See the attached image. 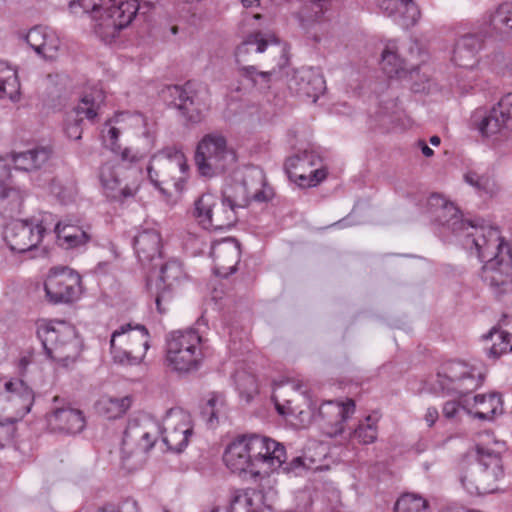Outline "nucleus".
Masks as SVG:
<instances>
[{
	"label": "nucleus",
	"instance_id": "20",
	"mask_svg": "<svg viewBox=\"0 0 512 512\" xmlns=\"http://www.w3.org/2000/svg\"><path fill=\"white\" fill-rule=\"evenodd\" d=\"M35 401L33 389L21 378L5 379V389L0 398V410L23 419Z\"/></svg>",
	"mask_w": 512,
	"mask_h": 512
},
{
	"label": "nucleus",
	"instance_id": "15",
	"mask_svg": "<svg viewBox=\"0 0 512 512\" xmlns=\"http://www.w3.org/2000/svg\"><path fill=\"white\" fill-rule=\"evenodd\" d=\"M320 163L318 154L304 150L287 158L284 168L289 179L298 186L315 187L327 177L326 169L318 167Z\"/></svg>",
	"mask_w": 512,
	"mask_h": 512
},
{
	"label": "nucleus",
	"instance_id": "51",
	"mask_svg": "<svg viewBox=\"0 0 512 512\" xmlns=\"http://www.w3.org/2000/svg\"><path fill=\"white\" fill-rule=\"evenodd\" d=\"M102 4L103 0H70L68 9L75 16L91 13L95 24H97V17L102 14Z\"/></svg>",
	"mask_w": 512,
	"mask_h": 512
},
{
	"label": "nucleus",
	"instance_id": "37",
	"mask_svg": "<svg viewBox=\"0 0 512 512\" xmlns=\"http://www.w3.org/2000/svg\"><path fill=\"white\" fill-rule=\"evenodd\" d=\"M302 387L303 384L296 381L287 382L275 387L272 400L279 414L293 415L302 412L298 406L294 405L295 398L289 397L290 393H293L295 397L300 398L301 394H299L298 391H300Z\"/></svg>",
	"mask_w": 512,
	"mask_h": 512
},
{
	"label": "nucleus",
	"instance_id": "3",
	"mask_svg": "<svg viewBox=\"0 0 512 512\" xmlns=\"http://www.w3.org/2000/svg\"><path fill=\"white\" fill-rule=\"evenodd\" d=\"M194 161L201 176L212 178L232 168L237 156L225 135L214 131L205 134L198 142Z\"/></svg>",
	"mask_w": 512,
	"mask_h": 512
},
{
	"label": "nucleus",
	"instance_id": "55",
	"mask_svg": "<svg viewBox=\"0 0 512 512\" xmlns=\"http://www.w3.org/2000/svg\"><path fill=\"white\" fill-rule=\"evenodd\" d=\"M239 65H240V68H239L240 74L243 77H246V78L250 79L251 81H253L254 84H256L258 82L257 78H260L261 81L264 83H268L270 81L271 76L276 73L275 68H273L269 71H259L256 68V66H254V65H248L247 63L239 64Z\"/></svg>",
	"mask_w": 512,
	"mask_h": 512
},
{
	"label": "nucleus",
	"instance_id": "30",
	"mask_svg": "<svg viewBox=\"0 0 512 512\" xmlns=\"http://www.w3.org/2000/svg\"><path fill=\"white\" fill-rule=\"evenodd\" d=\"M427 205L436 214L437 221L458 236L470 223V220L462 219L458 208L453 203L445 200L439 194H432L427 200Z\"/></svg>",
	"mask_w": 512,
	"mask_h": 512
},
{
	"label": "nucleus",
	"instance_id": "24",
	"mask_svg": "<svg viewBox=\"0 0 512 512\" xmlns=\"http://www.w3.org/2000/svg\"><path fill=\"white\" fill-rule=\"evenodd\" d=\"M224 197L238 212V209L246 208L252 200L256 202L269 200L271 194L265 189L264 175L257 171L236 184L233 193L224 194Z\"/></svg>",
	"mask_w": 512,
	"mask_h": 512
},
{
	"label": "nucleus",
	"instance_id": "19",
	"mask_svg": "<svg viewBox=\"0 0 512 512\" xmlns=\"http://www.w3.org/2000/svg\"><path fill=\"white\" fill-rule=\"evenodd\" d=\"M473 121L486 136L512 131V93L505 94L488 112L476 111Z\"/></svg>",
	"mask_w": 512,
	"mask_h": 512
},
{
	"label": "nucleus",
	"instance_id": "60",
	"mask_svg": "<svg viewBox=\"0 0 512 512\" xmlns=\"http://www.w3.org/2000/svg\"><path fill=\"white\" fill-rule=\"evenodd\" d=\"M306 469L304 460L302 457H294L291 461L287 462L286 460L282 462L281 467H279L278 471H282L286 474H295L299 475L302 471Z\"/></svg>",
	"mask_w": 512,
	"mask_h": 512
},
{
	"label": "nucleus",
	"instance_id": "26",
	"mask_svg": "<svg viewBox=\"0 0 512 512\" xmlns=\"http://www.w3.org/2000/svg\"><path fill=\"white\" fill-rule=\"evenodd\" d=\"M290 91L313 103L325 90V80L314 68L302 67L294 71L288 81Z\"/></svg>",
	"mask_w": 512,
	"mask_h": 512
},
{
	"label": "nucleus",
	"instance_id": "63",
	"mask_svg": "<svg viewBox=\"0 0 512 512\" xmlns=\"http://www.w3.org/2000/svg\"><path fill=\"white\" fill-rule=\"evenodd\" d=\"M138 6V15L145 16L154 9L155 3L151 0H138Z\"/></svg>",
	"mask_w": 512,
	"mask_h": 512
},
{
	"label": "nucleus",
	"instance_id": "47",
	"mask_svg": "<svg viewBox=\"0 0 512 512\" xmlns=\"http://www.w3.org/2000/svg\"><path fill=\"white\" fill-rule=\"evenodd\" d=\"M226 413V400L223 394L213 393L203 406L201 414L207 423L214 425L218 423L221 416Z\"/></svg>",
	"mask_w": 512,
	"mask_h": 512
},
{
	"label": "nucleus",
	"instance_id": "32",
	"mask_svg": "<svg viewBox=\"0 0 512 512\" xmlns=\"http://www.w3.org/2000/svg\"><path fill=\"white\" fill-rule=\"evenodd\" d=\"M484 46L480 34H465L461 36L454 47L452 60L463 68H473L478 62V53Z\"/></svg>",
	"mask_w": 512,
	"mask_h": 512
},
{
	"label": "nucleus",
	"instance_id": "54",
	"mask_svg": "<svg viewBox=\"0 0 512 512\" xmlns=\"http://www.w3.org/2000/svg\"><path fill=\"white\" fill-rule=\"evenodd\" d=\"M22 419L10 413L0 410V437L11 440L15 436L17 423Z\"/></svg>",
	"mask_w": 512,
	"mask_h": 512
},
{
	"label": "nucleus",
	"instance_id": "16",
	"mask_svg": "<svg viewBox=\"0 0 512 512\" xmlns=\"http://www.w3.org/2000/svg\"><path fill=\"white\" fill-rule=\"evenodd\" d=\"M187 169L183 152L176 147H167L152 157L147 172L151 183L162 189V185L175 179L177 172L185 173Z\"/></svg>",
	"mask_w": 512,
	"mask_h": 512
},
{
	"label": "nucleus",
	"instance_id": "6",
	"mask_svg": "<svg viewBox=\"0 0 512 512\" xmlns=\"http://www.w3.org/2000/svg\"><path fill=\"white\" fill-rule=\"evenodd\" d=\"M149 348V334L144 326L122 325L111 335L110 352L121 365L140 364Z\"/></svg>",
	"mask_w": 512,
	"mask_h": 512
},
{
	"label": "nucleus",
	"instance_id": "27",
	"mask_svg": "<svg viewBox=\"0 0 512 512\" xmlns=\"http://www.w3.org/2000/svg\"><path fill=\"white\" fill-rule=\"evenodd\" d=\"M240 245L231 237L214 241L210 256L213 259V271L220 277H227L236 271L240 261Z\"/></svg>",
	"mask_w": 512,
	"mask_h": 512
},
{
	"label": "nucleus",
	"instance_id": "18",
	"mask_svg": "<svg viewBox=\"0 0 512 512\" xmlns=\"http://www.w3.org/2000/svg\"><path fill=\"white\" fill-rule=\"evenodd\" d=\"M254 438L245 435L231 442L225 449L223 461L226 467L233 473L248 474L251 478H259L258 466L254 460Z\"/></svg>",
	"mask_w": 512,
	"mask_h": 512
},
{
	"label": "nucleus",
	"instance_id": "50",
	"mask_svg": "<svg viewBox=\"0 0 512 512\" xmlns=\"http://www.w3.org/2000/svg\"><path fill=\"white\" fill-rule=\"evenodd\" d=\"M235 383L240 396L245 399L246 402H250L258 393L256 378L251 373L237 371L235 374Z\"/></svg>",
	"mask_w": 512,
	"mask_h": 512
},
{
	"label": "nucleus",
	"instance_id": "44",
	"mask_svg": "<svg viewBox=\"0 0 512 512\" xmlns=\"http://www.w3.org/2000/svg\"><path fill=\"white\" fill-rule=\"evenodd\" d=\"M378 421L379 418L373 415L365 417L350 432V437L356 439L360 444L368 445L374 443L378 435Z\"/></svg>",
	"mask_w": 512,
	"mask_h": 512
},
{
	"label": "nucleus",
	"instance_id": "17",
	"mask_svg": "<svg viewBox=\"0 0 512 512\" xmlns=\"http://www.w3.org/2000/svg\"><path fill=\"white\" fill-rule=\"evenodd\" d=\"M81 278L78 273L67 267L52 268L46 278L44 288L47 297L53 303L74 301L80 293Z\"/></svg>",
	"mask_w": 512,
	"mask_h": 512
},
{
	"label": "nucleus",
	"instance_id": "48",
	"mask_svg": "<svg viewBox=\"0 0 512 512\" xmlns=\"http://www.w3.org/2000/svg\"><path fill=\"white\" fill-rule=\"evenodd\" d=\"M428 509V501L413 493L401 495L394 505V512H428Z\"/></svg>",
	"mask_w": 512,
	"mask_h": 512
},
{
	"label": "nucleus",
	"instance_id": "53",
	"mask_svg": "<svg viewBox=\"0 0 512 512\" xmlns=\"http://www.w3.org/2000/svg\"><path fill=\"white\" fill-rule=\"evenodd\" d=\"M43 42L42 47H40L38 51V55L49 60L55 59L60 47V39L58 35L55 31L47 27L45 40Z\"/></svg>",
	"mask_w": 512,
	"mask_h": 512
},
{
	"label": "nucleus",
	"instance_id": "11",
	"mask_svg": "<svg viewBox=\"0 0 512 512\" xmlns=\"http://www.w3.org/2000/svg\"><path fill=\"white\" fill-rule=\"evenodd\" d=\"M194 217L199 224L207 230H224L235 225L238 220V212L231 206L227 199H219L211 194H202L194 204Z\"/></svg>",
	"mask_w": 512,
	"mask_h": 512
},
{
	"label": "nucleus",
	"instance_id": "41",
	"mask_svg": "<svg viewBox=\"0 0 512 512\" xmlns=\"http://www.w3.org/2000/svg\"><path fill=\"white\" fill-rule=\"evenodd\" d=\"M131 396L112 397L102 396L96 403L97 411L108 419L122 417L132 405Z\"/></svg>",
	"mask_w": 512,
	"mask_h": 512
},
{
	"label": "nucleus",
	"instance_id": "10",
	"mask_svg": "<svg viewBox=\"0 0 512 512\" xmlns=\"http://www.w3.org/2000/svg\"><path fill=\"white\" fill-rule=\"evenodd\" d=\"M459 237L462 238L464 247L474 250L482 262L494 256L504 246H510L498 228L486 224L483 219L470 220Z\"/></svg>",
	"mask_w": 512,
	"mask_h": 512
},
{
	"label": "nucleus",
	"instance_id": "25",
	"mask_svg": "<svg viewBox=\"0 0 512 512\" xmlns=\"http://www.w3.org/2000/svg\"><path fill=\"white\" fill-rule=\"evenodd\" d=\"M355 413V402L347 399L345 402L327 401L319 407L322 429L329 437H336L344 432L345 422Z\"/></svg>",
	"mask_w": 512,
	"mask_h": 512
},
{
	"label": "nucleus",
	"instance_id": "38",
	"mask_svg": "<svg viewBox=\"0 0 512 512\" xmlns=\"http://www.w3.org/2000/svg\"><path fill=\"white\" fill-rule=\"evenodd\" d=\"M261 495L253 488L237 489L231 493L230 512H262Z\"/></svg>",
	"mask_w": 512,
	"mask_h": 512
},
{
	"label": "nucleus",
	"instance_id": "1",
	"mask_svg": "<svg viewBox=\"0 0 512 512\" xmlns=\"http://www.w3.org/2000/svg\"><path fill=\"white\" fill-rule=\"evenodd\" d=\"M146 148L144 151H132L124 148L120 158L103 163L99 169V180L104 195L111 201L124 203L133 199L140 188L141 170L136 165L154 147L155 137L145 132Z\"/></svg>",
	"mask_w": 512,
	"mask_h": 512
},
{
	"label": "nucleus",
	"instance_id": "42",
	"mask_svg": "<svg viewBox=\"0 0 512 512\" xmlns=\"http://www.w3.org/2000/svg\"><path fill=\"white\" fill-rule=\"evenodd\" d=\"M175 107L181 112V115L187 122L197 124L204 119V107L201 103L198 91L194 87L187 99L184 98L181 102H175Z\"/></svg>",
	"mask_w": 512,
	"mask_h": 512
},
{
	"label": "nucleus",
	"instance_id": "4",
	"mask_svg": "<svg viewBox=\"0 0 512 512\" xmlns=\"http://www.w3.org/2000/svg\"><path fill=\"white\" fill-rule=\"evenodd\" d=\"M478 462L470 464L461 474L462 486L470 494H487L495 490V482L503 476L502 459L498 453L477 446Z\"/></svg>",
	"mask_w": 512,
	"mask_h": 512
},
{
	"label": "nucleus",
	"instance_id": "49",
	"mask_svg": "<svg viewBox=\"0 0 512 512\" xmlns=\"http://www.w3.org/2000/svg\"><path fill=\"white\" fill-rule=\"evenodd\" d=\"M486 338L492 341V345L488 350L489 357L494 359L501 355L512 351V339L504 335L501 330L492 328Z\"/></svg>",
	"mask_w": 512,
	"mask_h": 512
},
{
	"label": "nucleus",
	"instance_id": "8",
	"mask_svg": "<svg viewBox=\"0 0 512 512\" xmlns=\"http://www.w3.org/2000/svg\"><path fill=\"white\" fill-rule=\"evenodd\" d=\"M482 382V374L476 372L474 367L465 362L451 360L439 367L432 389L435 392L464 396L475 391Z\"/></svg>",
	"mask_w": 512,
	"mask_h": 512
},
{
	"label": "nucleus",
	"instance_id": "21",
	"mask_svg": "<svg viewBox=\"0 0 512 512\" xmlns=\"http://www.w3.org/2000/svg\"><path fill=\"white\" fill-rule=\"evenodd\" d=\"M193 433L190 415L180 409H170L163 419V442L168 449L181 452L188 445L189 438Z\"/></svg>",
	"mask_w": 512,
	"mask_h": 512
},
{
	"label": "nucleus",
	"instance_id": "34",
	"mask_svg": "<svg viewBox=\"0 0 512 512\" xmlns=\"http://www.w3.org/2000/svg\"><path fill=\"white\" fill-rule=\"evenodd\" d=\"M383 12L393 17L403 27L414 26L421 17V11L413 0H379Z\"/></svg>",
	"mask_w": 512,
	"mask_h": 512
},
{
	"label": "nucleus",
	"instance_id": "64",
	"mask_svg": "<svg viewBox=\"0 0 512 512\" xmlns=\"http://www.w3.org/2000/svg\"><path fill=\"white\" fill-rule=\"evenodd\" d=\"M439 417L438 410L434 407H429L425 413L424 419L429 427L433 426Z\"/></svg>",
	"mask_w": 512,
	"mask_h": 512
},
{
	"label": "nucleus",
	"instance_id": "7",
	"mask_svg": "<svg viewBox=\"0 0 512 512\" xmlns=\"http://www.w3.org/2000/svg\"><path fill=\"white\" fill-rule=\"evenodd\" d=\"M138 0H103L102 14L94 24L95 34L105 43H112L138 15Z\"/></svg>",
	"mask_w": 512,
	"mask_h": 512
},
{
	"label": "nucleus",
	"instance_id": "12",
	"mask_svg": "<svg viewBox=\"0 0 512 512\" xmlns=\"http://www.w3.org/2000/svg\"><path fill=\"white\" fill-rule=\"evenodd\" d=\"M187 280L182 264L177 260L166 262L156 280L147 281L149 294L154 298L160 314L166 313L173 301L176 289Z\"/></svg>",
	"mask_w": 512,
	"mask_h": 512
},
{
	"label": "nucleus",
	"instance_id": "36",
	"mask_svg": "<svg viewBox=\"0 0 512 512\" xmlns=\"http://www.w3.org/2000/svg\"><path fill=\"white\" fill-rule=\"evenodd\" d=\"M278 43L275 35L263 33L261 31L254 32L246 37V39L237 47L235 52L238 64L248 63L253 54L263 53L269 44Z\"/></svg>",
	"mask_w": 512,
	"mask_h": 512
},
{
	"label": "nucleus",
	"instance_id": "57",
	"mask_svg": "<svg viewBox=\"0 0 512 512\" xmlns=\"http://www.w3.org/2000/svg\"><path fill=\"white\" fill-rule=\"evenodd\" d=\"M194 87L195 84L188 81L183 86L173 85L166 87V89L163 90V94L166 98H170L171 103L175 105V102H181L184 98L187 99L190 91Z\"/></svg>",
	"mask_w": 512,
	"mask_h": 512
},
{
	"label": "nucleus",
	"instance_id": "56",
	"mask_svg": "<svg viewBox=\"0 0 512 512\" xmlns=\"http://www.w3.org/2000/svg\"><path fill=\"white\" fill-rule=\"evenodd\" d=\"M120 129L112 126L109 123L105 124V127L102 130V137L104 143L114 152L118 155V158H120V153L123 149H121V146L118 144V139L120 136Z\"/></svg>",
	"mask_w": 512,
	"mask_h": 512
},
{
	"label": "nucleus",
	"instance_id": "5",
	"mask_svg": "<svg viewBox=\"0 0 512 512\" xmlns=\"http://www.w3.org/2000/svg\"><path fill=\"white\" fill-rule=\"evenodd\" d=\"M202 338L194 329L169 333L166 340V360L178 372H190L199 367L203 352Z\"/></svg>",
	"mask_w": 512,
	"mask_h": 512
},
{
	"label": "nucleus",
	"instance_id": "31",
	"mask_svg": "<svg viewBox=\"0 0 512 512\" xmlns=\"http://www.w3.org/2000/svg\"><path fill=\"white\" fill-rule=\"evenodd\" d=\"M0 155V205L11 211L19 210L24 202L25 191L11 179V169Z\"/></svg>",
	"mask_w": 512,
	"mask_h": 512
},
{
	"label": "nucleus",
	"instance_id": "39",
	"mask_svg": "<svg viewBox=\"0 0 512 512\" xmlns=\"http://www.w3.org/2000/svg\"><path fill=\"white\" fill-rule=\"evenodd\" d=\"M502 410L501 396L497 393H490L487 395H476L469 412L481 420H490L496 414L502 413Z\"/></svg>",
	"mask_w": 512,
	"mask_h": 512
},
{
	"label": "nucleus",
	"instance_id": "46",
	"mask_svg": "<svg viewBox=\"0 0 512 512\" xmlns=\"http://www.w3.org/2000/svg\"><path fill=\"white\" fill-rule=\"evenodd\" d=\"M464 180L481 194L492 196L498 191L496 181L488 172L479 174L476 171H468L464 174Z\"/></svg>",
	"mask_w": 512,
	"mask_h": 512
},
{
	"label": "nucleus",
	"instance_id": "52",
	"mask_svg": "<svg viewBox=\"0 0 512 512\" xmlns=\"http://www.w3.org/2000/svg\"><path fill=\"white\" fill-rule=\"evenodd\" d=\"M330 7V0H306L302 8V13L309 20L317 21L330 9Z\"/></svg>",
	"mask_w": 512,
	"mask_h": 512
},
{
	"label": "nucleus",
	"instance_id": "33",
	"mask_svg": "<svg viewBox=\"0 0 512 512\" xmlns=\"http://www.w3.org/2000/svg\"><path fill=\"white\" fill-rule=\"evenodd\" d=\"M53 156L50 146H36L22 152H11L8 157L16 170L37 171L49 162Z\"/></svg>",
	"mask_w": 512,
	"mask_h": 512
},
{
	"label": "nucleus",
	"instance_id": "14",
	"mask_svg": "<svg viewBox=\"0 0 512 512\" xmlns=\"http://www.w3.org/2000/svg\"><path fill=\"white\" fill-rule=\"evenodd\" d=\"M410 58L403 59L398 53L394 42H389L382 52L381 67L389 78H413L418 73L419 62L425 61V51L417 41H411L409 48Z\"/></svg>",
	"mask_w": 512,
	"mask_h": 512
},
{
	"label": "nucleus",
	"instance_id": "58",
	"mask_svg": "<svg viewBox=\"0 0 512 512\" xmlns=\"http://www.w3.org/2000/svg\"><path fill=\"white\" fill-rule=\"evenodd\" d=\"M46 30L47 27L35 26L26 35V42L37 54L44 43Z\"/></svg>",
	"mask_w": 512,
	"mask_h": 512
},
{
	"label": "nucleus",
	"instance_id": "22",
	"mask_svg": "<svg viewBox=\"0 0 512 512\" xmlns=\"http://www.w3.org/2000/svg\"><path fill=\"white\" fill-rule=\"evenodd\" d=\"M45 228L28 220H14L4 229V241L11 251L24 253L35 248L42 240Z\"/></svg>",
	"mask_w": 512,
	"mask_h": 512
},
{
	"label": "nucleus",
	"instance_id": "62",
	"mask_svg": "<svg viewBox=\"0 0 512 512\" xmlns=\"http://www.w3.org/2000/svg\"><path fill=\"white\" fill-rule=\"evenodd\" d=\"M496 329L501 330L504 335L512 339V316H504L498 323Z\"/></svg>",
	"mask_w": 512,
	"mask_h": 512
},
{
	"label": "nucleus",
	"instance_id": "40",
	"mask_svg": "<svg viewBox=\"0 0 512 512\" xmlns=\"http://www.w3.org/2000/svg\"><path fill=\"white\" fill-rule=\"evenodd\" d=\"M55 232L60 245L67 249L84 245L90 240V234L82 227L64 222L57 223Z\"/></svg>",
	"mask_w": 512,
	"mask_h": 512
},
{
	"label": "nucleus",
	"instance_id": "61",
	"mask_svg": "<svg viewBox=\"0 0 512 512\" xmlns=\"http://www.w3.org/2000/svg\"><path fill=\"white\" fill-rule=\"evenodd\" d=\"M460 410V405L456 401H448L443 406V415L447 419H454Z\"/></svg>",
	"mask_w": 512,
	"mask_h": 512
},
{
	"label": "nucleus",
	"instance_id": "28",
	"mask_svg": "<svg viewBox=\"0 0 512 512\" xmlns=\"http://www.w3.org/2000/svg\"><path fill=\"white\" fill-rule=\"evenodd\" d=\"M104 101L101 90H95L85 94L74 109L75 117L68 119L65 127L67 136L70 139L79 140L82 137L81 123L84 118L94 121L98 115L100 104Z\"/></svg>",
	"mask_w": 512,
	"mask_h": 512
},
{
	"label": "nucleus",
	"instance_id": "59",
	"mask_svg": "<svg viewBox=\"0 0 512 512\" xmlns=\"http://www.w3.org/2000/svg\"><path fill=\"white\" fill-rule=\"evenodd\" d=\"M97 512H139V507L134 500H125L118 505H105Z\"/></svg>",
	"mask_w": 512,
	"mask_h": 512
},
{
	"label": "nucleus",
	"instance_id": "29",
	"mask_svg": "<svg viewBox=\"0 0 512 512\" xmlns=\"http://www.w3.org/2000/svg\"><path fill=\"white\" fill-rule=\"evenodd\" d=\"M46 420L51 431L65 434L79 433L86 424L83 412L69 404L53 407Z\"/></svg>",
	"mask_w": 512,
	"mask_h": 512
},
{
	"label": "nucleus",
	"instance_id": "9",
	"mask_svg": "<svg viewBox=\"0 0 512 512\" xmlns=\"http://www.w3.org/2000/svg\"><path fill=\"white\" fill-rule=\"evenodd\" d=\"M159 433L158 423L149 415L141 414L129 419L121 445L123 463L144 456L156 443Z\"/></svg>",
	"mask_w": 512,
	"mask_h": 512
},
{
	"label": "nucleus",
	"instance_id": "35",
	"mask_svg": "<svg viewBox=\"0 0 512 512\" xmlns=\"http://www.w3.org/2000/svg\"><path fill=\"white\" fill-rule=\"evenodd\" d=\"M140 262L149 263L161 255V236L156 229H143L133 241Z\"/></svg>",
	"mask_w": 512,
	"mask_h": 512
},
{
	"label": "nucleus",
	"instance_id": "23",
	"mask_svg": "<svg viewBox=\"0 0 512 512\" xmlns=\"http://www.w3.org/2000/svg\"><path fill=\"white\" fill-rule=\"evenodd\" d=\"M254 438V460L258 466L259 478L269 476L278 471L282 462L287 458L284 445L270 437L253 434Z\"/></svg>",
	"mask_w": 512,
	"mask_h": 512
},
{
	"label": "nucleus",
	"instance_id": "43",
	"mask_svg": "<svg viewBox=\"0 0 512 512\" xmlns=\"http://www.w3.org/2000/svg\"><path fill=\"white\" fill-rule=\"evenodd\" d=\"M0 93L11 100H16L20 93L16 70L3 61H0Z\"/></svg>",
	"mask_w": 512,
	"mask_h": 512
},
{
	"label": "nucleus",
	"instance_id": "2",
	"mask_svg": "<svg viewBox=\"0 0 512 512\" xmlns=\"http://www.w3.org/2000/svg\"><path fill=\"white\" fill-rule=\"evenodd\" d=\"M37 336L46 356L62 367L74 363L81 353V340L75 328L65 321H39Z\"/></svg>",
	"mask_w": 512,
	"mask_h": 512
},
{
	"label": "nucleus",
	"instance_id": "45",
	"mask_svg": "<svg viewBox=\"0 0 512 512\" xmlns=\"http://www.w3.org/2000/svg\"><path fill=\"white\" fill-rule=\"evenodd\" d=\"M489 24L493 30L512 33V3L504 2L489 15Z\"/></svg>",
	"mask_w": 512,
	"mask_h": 512
},
{
	"label": "nucleus",
	"instance_id": "13",
	"mask_svg": "<svg viewBox=\"0 0 512 512\" xmlns=\"http://www.w3.org/2000/svg\"><path fill=\"white\" fill-rule=\"evenodd\" d=\"M482 280L497 297L512 295V248L504 246L494 256L484 261Z\"/></svg>",
	"mask_w": 512,
	"mask_h": 512
}]
</instances>
